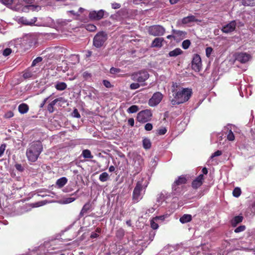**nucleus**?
<instances>
[{
	"instance_id": "obj_1",
	"label": "nucleus",
	"mask_w": 255,
	"mask_h": 255,
	"mask_svg": "<svg viewBox=\"0 0 255 255\" xmlns=\"http://www.w3.org/2000/svg\"><path fill=\"white\" fill-rule=\"evenodd\" d=\"M192 94L191 89L181 88L179 90L173 91V99L171 100L172 106L179 105L188 101Z\"/></svg>"
},
{
	"instance_id": "obj_2",
	"label": "nucleus",
	"mask_w": 255,
	"mask_h": 255,
	"mask_svg": "<svg viewBox=\"0 0 255 255\" xmlns=\"http://www.w3.org/2000/svg\"><path fill=\"white\" fill-rule=\"evenodd\" d=\"M43 148V145L39 140L30 143L26 151V156L28 160L32 162H35L42 152Z\"/></svg>"
},
{
	"instance_id": "obj_3",
	"label": "nucleus",
	"mask_w": 255,
	"mask_h": 255,
	"mask_svg": "<svg viewBox=\"0 0 255 255\" xmlns=\"http://www.w3.org/2000/svg\"><path fill=\"white\" fill-rule=\"evenodd\" d=\"M108 37V34L106 32L102 31L98 32L93 38V45L98 48L104 46Z\"/></svg>"
},
{
	"instance_id": "obj_4",
	"label": "nucleus",
	"mask_w": 255,
	"mask_h": 255,
	"mask_svg": "<svg viewBox=\"0 0 255 255\" xmlns=\"http://www.w3.org/2000/svg\"><path fill=\"white\" fill-rule=\"evenodd\" d=\"M149 34L154 36H160L164 34L165 29L160 25H154L150 26L148 29Z\"/></svg>"
},
{
	"instance_id": "obj_5",
	"label": "nucleus",
	"mask_w": 255,
	"mask_h": 255,
	"mask_svg": "<svg viewBox=\"0 0 255 255\" xmlns=\"http://www.w3.org/2000/svg\"><path fill=\"white\" fill-rule=\"evenodd\" d=\"M36 42L35 36L31 34H28L24 35L22 37V45L26 48L28 49L35 45Z\"/></svg>"
},
{
	"instance_id": "obj_6",
	"label": "nucleus",
	"mask_w": 255,
	"mask_h": 255,
	"mask_svg": "<svg viewBox=\"0 0 255 255\" xmlns=\"http://www.w3.org/2000/svg\"><path fill=\"white\" fill-rule=\"evenodd\" d=\"M152 113L150 110H145L139 112L137 115V120L140 123H146L150 120Z\"/></svg>"
},
{
	"instance_id": "obj_7",
	"label": "nucleus",
	"mask_w": 255,
	"mask_h": 255,
	"mask_svg": "<svg viewBox=\"0 0 255 255\" xmlns=\"http://www.w3.org/2000/svg\"><path fill=\"white\" fill-rule=\"evenodd\" d=\"M142 181H138L136 183L132 194V199L134 202L137 203L142 198L141 194V191L142 188Z\"/></svg>"
},
{
	"instance_id": "obj_8",
	"label": "nucleus",
	"mask_w": 255,
	"mask_h": 255,
	"mask_svg": "<svg viewBox=\"0 0 255 255\" xmlns=\"http://www.w3.org/2000/svg\"><path fill=\"white\" fill-rule=\"evenodd\" d=\"M132 79L138 82H143L149 78V74L146 71H140L132 75Z\"/></svg>"
},
{
	"instance_id": "obj_9",
	"label": "nucleus",
	"mask_w": 255,
	"mask_h": 255,
	"mask_svg": "<svg viewBox=\"0 0 255 255\" xmlns=\"http://www.w3.org/2000/svg\"><path fill=\"white\" fill-rule=\"evenodd\" d=\"M186 182V179L183 176L178 177V178L172 184V190L174 192V195H176L180 192V188L179 186L185 184Z\"/></svg>"
},
{
	"instance_id": "obj_10",
	"label": "nucleus",
	"mask_w": 255,
	"mask_h": 255,
	"mask_svg": "<svg viewBox=\"0 0 255 255\" xmlns=\"http://www.w3.org/2000/svg\"><path fill=\"white\" fill-rule=\"evenodd\" d=\"M192 68L195 72H199L202 68V61L199 55L194 54L192 61Z\"/></svg>"
},
{
	"instance_id": "obj_11",
	"label": "nucleus",
	"mask_w": 255,
	"mask_h": 255,
	"mask_svg": "<svg viewBox=\"0 0 255 255\" xmlns=\"http://www.w3.org/2000/svg\"><path fill=\"white\" fill-rule=\"evenodd\" d=\"M163 98V95L159 92L153 94L148 101V105L150 107H155L160 103Z\"/></svg>"
},
{
	"instance_id": "obj_12",
	"label": "nucleus",
	"mask_w": 255,
	"mask_h": 255,
	"mask_svg": "<svg viewBox=\"0 0 255 255\" xmlns=\"http://www.w3.org/2000/svg\"><path fill=\"white\" fill-rule=\"evenodd\" d=\"M107 12L103 9L99 10H92L90 11L89 17L92 20H99L103 18Z\"/></svg>"
},
{
	"instance_id": "obj_13",
	"label": "nucleus",
	"mask_w": 255,
	"mask_h": 255,
	"mask_svg": "<svg viewBox=\"0 0 255 255\" xmlns=\"http://www.w3.org/2000/svg\"><path fill=\"white\" fill-rule=\"evenodd\" d=\"M237 23L236 20H232L229 23L223 25L221 28L223 32L229 33L234 31L236 27Z\"/></svg>"
},
{
	"instance_id": "obj_14",
	"label": "nucleus",
	"mask_w": 255,
	"mask_h": 255,
	"mask_svg": "<svg viewBox=\"0 0 255 255\" xmlns=\"http://www.w3.org/2000/svg\"><path fill=\"white\" fill-rule=\"evenodd\" d=\"M226 128L228 129V131L226 133L227 134V139L230 141L234 140L235 135L234 132H238L239 129H238L235 126L232 125H228Z\"/></svg>"
},
{
	"instance_id": "obj_15",
	"label": "nucleus",
	"mask_w": 255,
	"mask_h": 255,
	"mask_svg": "<svg viewBox=\"0 0 255 255\" xmlns=\"http://www.w3.org/2000/svg\"><path fill=\"white\" fill-rule=\"evenodd\" d=\"M251 55L247 53H239L236 56V60L242 63H245L247 62L251 59Z\"/></svg>"
},
{
	"instance_id": "obj_16",
	"label": "nucleus",
	"mask_w": 255,
	"mask_h": 255,
	"mask_svg": "<svg viewBox=\"0 0 255 255\" xmlns=\"http://www.w3.org/2000/svg\"><path fill=\"white\" fill-rule=\"evenodd\" d=\"M204 176L203 174H200L196 179H195L192 183V186L194 189H197L200 187L203 182Z\"/></svg>"
},
{
	"instance_id": "obj_17",
	"label": "nucleus",
	"mask_w": 255,
	"mask_h": 255,
	"mask_svg": "<svg viewBox=\"0 0 255 255\" xmlns=\"http://www.w3.org/2000/svg\"><path fill=\"white\" fill-rule=\"evenodd\" d=\"M142 165V159L140 156L136 157V160L134 161L133 164L134 168L135 170V174L138 173L141 170Z\"/></svg>"
},
{
	"instance_id": "obj_18",
	"label": "nucleus",
	"mask_w": 255,
	"mask_h": 255,
	"mask_svg": "<svg viewBox=\"0 0 255 255\" xmlns=\"http://www.w3.org/2000/svg\"><path fill=\"white\" fill-rule=\"evenodd\" d=\"M55 22L56 21H54L51 17H47L44 18L43 23L40 25L55 28L56 26Z\"/></svg>"
},
{
	"instance_id": "obj_19",
	"label": "nucleus",
	"mask_w": 255,
	"mask_h": 255,
	"mask_svg": "<svg viewBox=\"0 0 255 255\" xmlns=\"http://www.w3.org/2000/svg\"><path fill=\"white\" fill-rule=\"evenodd\" d=\"M23 77L25 79L35 78V71H33L32 67L25 70L23 74Z\"/></svg>"
},
{
	"instance_id": "obj_20",
	"label": "nucleus",
	"mask_w": 255,
	"mask_h": 255,
	"mask_svg": "<svg viewBox=\"0 0 255 255\" xmlns=\"http://www.w3.org/2000/svg\"><path fill=\"white\" fill-rule=\"evenodd\" d=\"M70 19H58L56 20L55 28H61L66 26L69 22H71Z\"/></svg>"
},
{
	"instance_id": "obj_21",
	"label": "nucleus",
	"mask_w": 255,
	"mask_h": 255,
	"mask_svg": "<svg viewBox=\"0 0 255 255\" xmlns=\"http://www.w3.org/2000/svg\"><path fill=\"white\" fill-rule=\"evenodd\" d=\"M164 41L163 38L156 37L152 42L151 47L156 48H161L163 45Z\"/></svg>"
},
{
	"instance_id": "obj_22",
	"label": "nucleus",
	"mask_w": 255,
	"mask_h": 255,
	"mask_svg": "<svg viewBox=\"0 0 255 255\" xmlns=\"http://www.w3.org/2000/svg\"><path fill=\"white\" fill-rule=\"evenodd\" d=\"M91 208L92 205L90 202H88L83 206L80 213L79 216L80 217H83L88 211L91 210Z\"/></svg>"
},
{
	"instance_id": "obj_23",
	"label": "nucleus",
	"mask_w": 255,
	"mask_h": 255,
	"mask_svg": "<svg viewBox=\"0 0 255 255\" xmlns=\"http://www.w3.org/2000/svg\"><path fill=\"white\" fill-rule=\"evenodd\" d=\"M62 99L63 98L61 97L59 98L54 100L50 103H49L47 106V110L49 111V112L50 113H53L54 111V106L58 102L62 101Z\"/></svg>"
},
{
	"instance_id": "obj_24",
	"label": "nucleus",
	"mask_w": 255,
	"mask_h": 255,
	"mask_svg": "<svg viewBox=\"0 0 255 255\" xmlns=\"http://www.w3.org/2000/svg\"><path fill=\"white\" fill-rule=\"evenodd\" d=\"M198 21V20L196 18L194 15H188L187 17H184L182 20V22L183 24H188L192 22Z\"/></svg>"
},
{
	"instance_id": "obj_25",
	"label": "nucleus",
	"mask_w": 255,
	"mask_h": 255,
	"mask_svg": "<svg viewBox=\"0 0 255 255\" xmlns=\"http://www.w3.org/2000/svg\"><path fill=\"white\" fill-rule=\"evenodd\" d=\"M243 217L242 216H235L231 221V225L233 227H236L237 225L243 221Z\"/></svg>"
},
{
	"instance_id": "obj_26",
	"label": "nucleus",
	"mask_w": 255,
	"mask_h": 255,
	"mask_svg": "<svg viewBox=\"0 0 255 255\" xmlns=\"http://www.w3.org/2000/svg\"><path fill=\"white\" fill-rule=\"evenodd\" d=\"M18 109L20 114H24L28 112L29 107L27 104L22 103L18 106Z\"/></svg>"
},
{
	"instance_id": "obj_27",
	"label": "nucleus",
	"mask_w": 255,
	"mask_h": 255,
	"mask_svg": "<svg viewBox=\"0 0 255 255\" xmlns=\"http://www.w3.org/2000/svg\"><path fill=\"white\" fill-rule=\"evenodd\" d=\"M167 199L166 194L161 193L159 194L156 199V202L159 203V205H161L163 202L165 201Z\"/></svg>"
},
{
	"instance_id": "obj_28",
	"label": "nucleus",
	"mask_w": 255,
	"mask_h": 255,
	"mask_svg": "<svg viewBox=\"0 0 255 255\" xmlns=\"http://www.w3.org/2000/svg\"><path fill=\"white\" fill-rule=\"evenodd\" d=\"M191 215L189 214H184L181 217H180L179 221L181 223L184 224L190 222L191 221Z\"/></svg>"
},
{
	"instance_id": "obj_29",
	"label": "nucleus",
	"mask_w": 255,
	"mask_h": 255,
	"mask_svg": "<svg viewBox=\"0 0 255 255\" xmlns=\"http://www.w3.org/2000/svg\"><path fill=\"white\" fill-rule=\"evenodd\" d=\"M182 50L179 48H175L172 51L169 52L168 55L170 57H176L182 53Z\"/></svg>"
},
{
	"instance_id": "obj_30",
	"label": "nucleus",
	"mask_w": 255,
	"mask_h": 255,
	"mask_svg": "<svg viewBox=\"0 0 255 255\" xmlns=\"http://www.w3.org/2000/svg\"><path fill=\"white\" fill-rule=\"evenodd\" d=\"M36 17H33L30 19H22L21 22L25 25H32L35 23V22L36 21Z\"/></svg>"
},
{
	"instance_id": "obj_31",
	"label": "nucleus",
	"mask_w": 255,
	"mask_h": 255,
	"mask_svg": "<svg viewBox=\"0 0 255 255\" xmlns=\"http://www.w3.org/2000/svg\"><path fill=\"white\" fill-rule=\"evenodd\" d=\"M55 87L58 91H63L66 89L67 84L65 82H57Z\"/></svg>"
},
{
	"instance_id": "obj_32",
	"label": "nucleus",
	"mask_w": 255,
	"mask_h": 255,
	"mask_svg": "<svg viewBox=\"0 0 255 255\" xmlns=\"http://www.w3.org/2000/svg\"><path fill=\"white\" fill-rule=\"evenodd\" d=\"M67 182V179L66 177H62L58 179L56 181L57 185L59 187L61 188L64 186Z\"/></svg>"
},
{
	"instance_id": "obj_33",
	"label": "nucleus",
	"mask_w": 255,
	"mask_h": 255,
	"mask_svg": "<svg viewBox=\"0 0 255 255\" xmlns=\"http://www.w3.org/2000/svg\"><path fill=\"white\" fill-rule=\"evenodd\" d=\"M173 33L176 36L179 37L180 38H184L186 37V32L185 31L177 30H173Z\"/></svg>"
},
{
	"instance_id": "obj_34",
	"label": "nucleus",
	"mask_w": 255,
	"mask_h": 255,
	"mask_svg": "<svg viewBox=\"0 0 255 255\" xmlns=\"http://www.w3.org/2000/svg\"><path fill=\"white\" fill-rule=\"evenodd\" d=\"M82 156L85 158H93V156L91 154L90 150L89 149H84L83 150L82 153Z\"/></svg>"
},
{
	"instance_id": "obj_35",
	"label": "nucleus",
	"mask_w": 255,
	"mask_h": 255,
	"mask_svg": "<svg viewBox=\"0 0 255 255\" xmlns=\"http://www.w3.org/2000/svg\"><path fill=\"white\" fill-rule=\"evenodd\" d=\"M109 175L106 172H103L99 176V180L102 182L107 181L109 179Z\"/></svg>"
},
{
	"instance_id": "obj_36",
	"label": "nucleus",
	"mask_w": 255,
	"mask_h": 255,
	"mask_svg": "<svg viewBox=\"0 0 255 255\" xmlns=\"http://www.w3.org/2000/svg\"><path fill=\"white\" fill-rule=\"evenodd\" d=\"M242 4L245 6L255 5V0H242Z\"/></svg>"
},
{
	"instance_id": "obj_37",
	"label": "nucleus",
	"mask_w": 255,
	"mask_h": 255,
	"mask_svg": "<svg viewBox=\"0 0 255 255\" xmlns=\"http://www.w3.org/2000/svg\"><path fill=\"white\" fill-rule=\"evenodd\" d=\"M143 146L145 149H149L151 147V142L149 139L147 138H144L142 140Z\"/></svg>"
},
{
	"instance_id": "obj_38",
	"label": "nucleus",
	"mask_w": 255,
	"mask_h": 255,
	"mask_svg": "<svg viewBox=\"0 0 255 255\" xmlns=\"http://www.w3.org/2000/svg\"><path fill=\"white\" fill-rule=\"evenodd\" d=\"M85 28L89 31L94 32L97 29V27L93 24H87L85 26Z\"/></svg>"
},
{
	"instance_id": "obj_39",
	"label": "nucleus",
	"mask_w": 255,
	"mask_h": 255,
	"mask_svg": "<svg viewBox=\"0 0 255 255\" xmlns=\"http://www.w3.org/2000/svg\"><path fill=\"white\" fill-rule=\"evenodd\" d=\"M138 110V106L136 105H132L130 106L127 110L129 113H134L137 112Z\"/></svg>"
},
{
	"instance_id": "obj_40",
	"label": "nucleus",
	"mask_w": 255,
	"mask_h": 255,
	"mask_svg": "<svg viewBox=\"0 0 255 255\" xmlns=\"http://www.w3.org/2000/svg\"><path fill=\"white\" fill-rule=\"evenodd\" d=\"M191 44V42L189 40H185L182 42V47L184 49H188Z\"/></svg>"
},
{
	"instance_id": "obj_41",
	"label": "nucleus",
	"mask_w": 255,
	"mask_h": 255,
	"mask_svg": "<svg viewBox=\"0 0 255 255\" xmlns=\"http://www.w3.org/2000/svg\"><path fill=\"white\" fill-rule=\"evenodd\" d=\"M157 221L155 220L154 218H153L151 221H150V226H151V227L154 229V230H156L157 229H158V224L156 223Z\"/></svg>"
},
{
	"instance_id": "obj_42",
	"label": "nucleus",
	"mask_w": 255,
	"mask_h": 255,
	"mask_svg": "<svg viewBox=\"0 0 255 255\" xmlns=\"http://www.w3.org/2000/svg\"><path fill=\"white\" fill-rule=\"evenodd\" d=\"M241 193V190L240 188L238 187L235 188L233 191V195L235 197H238L240 196Z\"/></svg>"
},
{
	"instance_id": "obj_43",
	"label": "nucleus",
	"mask_w": 255,
	"mask_h": 255,
	"mask_svg": "<svg viewBox=\"0 0 255 255\" xmlns=\"http://www.w3.org/2000/svg\"><path fill=\"white\" fill-rule=\"evenodd\" d=\"M158 160V158L157 157L154 156L151 159L150 162V165L152 167H155L157 164Z\"/></svg>"
},
{
	"instance_id": "obj_44",
	"label": "nucleus",
	"mask_w": 255,
	"mask_h": 255,
	"mask_svg": "<svg viewBox=\"0 0 255 255\" xmlns=\"http://www.w3.org/2000/svg\"><path fill=\"white\" fill-rule=\"evenodd\" d=\"M42 60V58L41 57H37L35 59L33 60L31 64V67L35 66L37 64L40 62H41Z\"/></svg>"
},
{
	"instance_id": "obj_45",
	"label": "nucleus",
	"mask_w": 255,
	"mask_h": 255,
	"mask_svg": "<svg viewBox=\"0 0 255 255\" xmlns=\"http://www.w3.org/2000/svg\"><path fill=\"white\" fill-rule=\"evenodd\" d=\"M169 215L166 214L165 215L159 216H156L154 217L155 220H156L157 221L158 220H160L161 221H163L166 218H168Z\"/></svg>"
},
{
	"instance_id": "obj_46",
	"label": "nucleus",
	"mask_w": 255,
	"mask_h": 255,
	"mask_svg": "<svg viewBox=\"0 0 255 255\" xmlns=\"http://www.w3.org/2000/svg\"><path fill=\"white\" fill-rule=\"evenodd\" d=\"M239 90V92H240V95L242 97H244V94H243V90H244V91H246L247 95L246 96L248 97V89L246 87V86L245 85L244 87H242V85L241 86L240 88V89Z\"/></svg>"
},
{
	"instance_id": "obj_47",
	"label": "nucleus",
	"mask_w": 255,
	"mask_h": 255,
	"mask_svg": "<svg viewBox=\"0 0 255 255\" xmlns=\"http://www.w3.org/2000/svg\"><path fill=\"white\" fill-rule=\"evenodd\" d=\"M29 9L33 11H38L41 9V6L38 5H30L29 6Z\"/></svg>"
},
{
	"instance_id": "obj_48",
	"label": "nucleus",
	"mask_w": 255,
	"mask_h": 255,
	"mask_svg": "<svg viewBox=\"0 0 255 255\" xmlns=\"http://www.w3.org/2000/svg\"><path fill=\"white\" fill-rule=\"evenodd\" d=\"M246 229V226L245 225H241L239 227H237L235 229L234 232L236 233H240L241 232H243Z\"/></svg>"
},
{
	"instance_id": "obj_49",
	"label": "nucleus",
	"mask_w": 255,
	"mask_h": 255,
	"mask_svg": "<svg viewBox=\"0 0 255 255\" xmlns=\"http://www.w3.org/2000/svg\"><path fill=\"white\" fill-rule=\"evenodd\" d=\"M67 13L68 14H69L70 13H71L75 17L74 19H78V17L79 16V14L78 12H76L74 10H69L67 11Z\"/></svg>"
},
{
	"instance_id": "obj_50",
	"label": "nucleus",
	"mask_w": 255,
	"mask_h": 255,
	"mask_svg": "<svg viewBox=\"0 0 255 255\" xmlns=\"http://www.w3.org/2000/svg\"><path fill=\"white\" fill-rule=\"evenodd\" d=\"M213 51V49L211 47H208L206 48V55L207 57H210Z\"/></svg>"
},
{
	"instance_id": "obj_51",
	"label": "nucleus",
	"mask_w": 255,
	"mask_h": 255,
	"mask_svg": "<svg viewBox=\"0 0 255 255\" xmlns=\"http://www.w3.org/2000/svg\"><path fill=\"white\" fill-rule=\"evenodd\" d=\"M12 50L10 48H6L3 51L2 54L4 56H7L11 53Z\"/></svg>"
},
{
	"instance_id": "obj_52",
	"label": "nucleus",
	"mask_w": 255,
	"mask_h": 255,
	"mask_svg": "<svg viewBox=\"0 0 255 255\" xmlns=\"http://www.w3.org/2000/svg\"><path fill=\"white\" fill-rule=\"evenodd\" d=\"M121 72V69L115 67H112L110 69V73L113 74L119 73Z\"/></svg>"
},
{
	"instance_id": "obj_53",
	"label": "nucleus",
	"mask_w": 255,
	"mask_h": 255,
	"mask_svg": "<svg viewBox=\"0 0 255 255\" xmlns=\"http://www.w3.org/2000/svg\"><path fill=\"white\" fill-rule=\"evenodd\" d=\"M14 116L13 113L11 111H8L7 112L4 116V117L6 119H9L10 118H12Z\"/></svg>"
},
{
	"instance_id": "obj_54",
	"label": "nucleus",
	"mask_w": 255,
	"mask_h": 255,
	"mask_svg": "<svg viewBox=\"0 0 255 255\" xmlns=\"http://www.w3.org/2000/svg\"><path fill=\"white\" fill-rule=\"evenodd\" d=\"M76 198L74 197H69L67 198L64 201V203L65 204H69L72 203V202L75 200Z\"/></svg>"
},
{
	"instance_id": "obj_55",
	"label": "nucleus",
	"mask_w": 255,
	"mask_h": 255,
	"mask_svg": "<svg viewBox=\"0 0 255 255\" xmlns=\"http://www.w3.org/2000/svg\"><path fill=\"white\" fill-rule=\"evenodd\" d=\"M140 85L138 83H131L130 85V88L132 90H135L139 88Z\"/></svg>"
},
{
	"instance_id": "obj_56",
	"label": "nucleus",
	"mask_w": 255,
	"mask_h": 255,
	"mask_svg": "<svg viewBox=\"0 0 255 255\" xmlns=\"http://www.w3.org/2000/svg\"><path fill=\"white\" fill-rule=\"evenodd\" d=\"M72 116L75 118H80V115L78 112V111L77 109H75L74 110L73 112H72Z\"/></svg>"
},
{
	"instance_id": "obj_57",
	"label": "nucleus",
	"mask_w": 255,
	"mask_h": 255,
	"mask_svg": "<svg viewBox=\"0 0 255 255\" xmlns=\"http://www.w3.org/2000/svg\"><path fill=\"white\" fill-rule=\"evenodd\" d=\"M6 145L5 144H1L0 146V157H1L5 149Z\"/></svg>"
},
{
	"instance_id": "obj_58",
	"label": "nucleus",
	"mask_w": 255,
	"mask_h": 255,
	"mask_svg": "<svg viewBox=\"0 0 255 255\" xmlns=\"http://www.w3.org/2000/svg\"><path fill=\"white\" fill-rule=\"evenodd\" d=\"M152 125L150 123H147L144 126V129L147 131H150L152 130Z\"/></svg>"
},
{
	"instance_id": "obj_59",
	"label": "nucleus",
	"mask_w": 255,
	"mask_h": 255,
	"mask_svg": "<svg viewBox=\"0 0 255 255\" xmlns=\"http://www.w3.org/2000/svg\"><path fill=\"white\" fill-rule=\"evenodd\" d=\"M222 154V151L220 150H217L214 153H213L211 156H210V158L212 159L215 157L219 156Z\"/></svg>"
},
{
	"instance_id": "obj_60",
	"label": "nucleus",
	"mask_w": 255,
	"mask_h": 255,
	"mask_svg": "<svg viewBox=\"0 0 255 255\" xmlns=\"http://www.w3.org/2000/svg\"><path fill=\"white\" fill-rule=\"evenodd\" d=\"M103 83L104 84V85L106 87V88H111L112 87V85L111 84V83L108 81V80H103Z\"/></svg>"
},
{
	"instance_id": "obj_61",
	"label": "nucleus",
	"mask_w": 255,
	"mask_h": 255,
	"mask_svg": "<svg viewBox=\"0 0 255 255\" xmlns=\"http://www.w3.org/2000/svg\"><path fill=\"white\" fill-rule=\"evenodd\" d=\"M0 1L4 5H10L13 0H0Z\"/></svg>"
},
{
	"instance_id": "obj_62",
	"label": "nucleus",
	"mask_w": 255,
	"mask_h": 255,
	"mask_svg": "<svg viewBox=\"0 0 255 255\" xmlns=\"http://www.w3.org/2000/svg\"><path fill=\"white\" fill-rule=\"evenodd\" d=\"M181 87H179L178 86V85L177 83H173L172 84V89H171V91H172V93H173V91L174 90H179V88H181Z\"/></svg>"
},
{
	"instance_id": "obj_63",
	"label": "nucleus",
	"mask_w": 255,
	"mask_h": 255,
	"mask_svg": "<svg viewBox=\"0 0 255 255\" xmlns=\"http://www.w3.org/2000/svg\"><path fill=\"white\" fill-rule=\"evenodd\" d=\"M167 131V129L165 128H162L160 129H159L158 131V133L160 135H163Z\"/></svg>"
},
{
	"instance_id": "obj_64",
	"label": "nucleus",
	"mask_w": 255,
	"mask_h": 255,
	"mask_svg": "<svg viewBox=\"0 0 255 255\" xmlns=\"http://www.w3.org/2000/svg\"><path fill=\"white\" fill-rule=\"evenodd\" d=\"M155 209L156 208L155 207H151L146 210L145 214H149L150 213H152L155 211Z\"/></svg>"
}]
</instances>
